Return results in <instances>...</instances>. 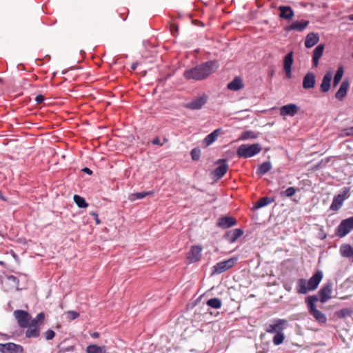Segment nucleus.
I'll return each instance as SVG.
<instances>
[{
  "instance_id": "f257e3e1",
  "label": "nucleus",
  "mask_w": 353,
  "mask_h": 353,
  "mask_svg": "<svg viewBox=\"0 0 353 353\" xmlns=\"http://www.w3.org/2000/svg\"><path fill=\"white\" fill-rule=\"evenodd\" d=\"M219 68L216 61H208L196 67L186 70L184 77L186 79L200 81L206 79Z\"/></svg>"
},
{
  "instance_id": "f03ea898",
  "label": "nucleus",
  "mask_w": 353,
  "mask_h": 353,
  "mask_svg": "<svg viewBox=\"0 0 353 353\" xmlns=\"http://www.w3.org/2000/svg\"><path fill=\"white\" fill-rule=\"evenodd\" d=\"M323 278L321 271H317L308 281L300 279L297 283V292L301 294H306L314 290L318 287Z\"/></svg>"
},
{
  "instance_id": "7ed1b4c3",
  "label": "nucleus",
  "mask_w": 353,
  "mask_h": 353,
  "mask_svg": "<svg viewBox=\"0 0 353 353\" xmlns=\"http://www.w3.org/2000/svg\"><path fill=\"white\" fill-rule=\"evenodd\" d=\"M261 150L262 148L259 143L242 144L238 148L236 154L240 158L248 159L260 153Z\"/></svg>"
},
{
  "instance_id": "20e7f679",
  "label": "nucleus",
  "mask_w": 353,
  "mask_h": 353,
  "mask_svg": "<svg viewBox=\"0 0 353 353\" xmlns=\"http://www.w3.org/2000/svg\"><path fill=\"white\" fill-rule=\"evenodd\" d=\"M238 259L232 257L229 259L219 262L212 267V274H219L223 273L232 267L236 263Z\"/></svg>"
},
{
  "instance_id": "39448f33",
  "label": "nucleus",
  "mask_w": 353,
  "mask_h": 353,
  "mask_svg": "<svg viewBox=\"0 0 353 353\" xmlns=\"http://www.w3.org/2000/svg\"><path fill=\"white\" fill-rule=\"evenodd\" d=\"M317 297L312 296L307 299L308 307L310 314L320 323H325L326 321V316L321 312L318 310L314 306V302L317 301Z\"/></svg>"
},
{
  "instance_id": "423d86ee",
  "label": "nucleus",
  "mask_w": 353,
  "mask_h": 353,
  "mask_svg": "<svg viewBox=\"0 0 353 353\" xmlns=\"http://www.w3.org/2000/svg\"><path fill=\"white\" fill-rule=\"evenodd\" d=\"M285 320L276 319L265 325V330L268 333L277 334L282 332L285 329Z\"/></svg>"
},
{
  "instance_id": "0eeeda50",
  "label": "nucleus",
  "mask_w": 353,
  "mask_h": 353,
  "mask_svg": "<svg viewBox=\"0 0 353 353\" xmlns=\"http://www.w3.org/2000/svg\"><path fill=\"white\" fill-rule=\"evenodd\" d=\"M208 99V97L206 94H202L195 97L185 106L190 110H199L206 103Z\"/></svg>"
},
{
  "instance_id": "6e6552de",
  "label": "nucleus",
  "mask_w": 353,
  "mask_h": 353,
  "mask_svg": "<svg viewBox=\"0 0 353 353\" xmlns=\"http://www.w3.org/2000/svg\"><path fill=\"white\" fill-rule=\"evenodd\" d=\"M14 316L21 327L25 328L28 327L30 321V315L26 311L15 310L14 312Z\"/></svg>"
},
{
  "instance_id": "1a4fd4ad",
  "label": "nucleus",
  "mask_w": 353,
  "mask_h": 353,
  "mask_svg": "<svg viewBox=\"0 0 353 353\" xmlns=\"http://www.w3.org/2000/svg\"><path fill=\"white\" fill-rule=\"evenodd\" d=\"M202 247L201 245H193L187 254V259L189 263L197 262L201 256Z\"/></svg>"
},
{
  "instance_id": "9d476101",
  "label": "nucleus",
  "mask_w": 353,
  "mask_h": 353,
  "mask_svg": "<svg viewBox=\"0 0 353 353\" xmlns=\"http://www.w3.org/2000/svg\"><path fill=\"white\" fill-rule=\"evenodd\" d=\"M23 348L21 345L14 343L0 344V352L2 353H23Z\"/></svg>"
},
{
  "instance_id": "9b49d317",
  "label": "nucleus",
  "mask_w": 353,
  "mask_h": 353,
  "mask_svg": "<svg viewBox=\"0 0 353 353\" xmlns=\"http://www.w3.org/2000/svg\"><path fill=\"white\" fill-rule=\"evenodd\" d=\"M352 230L350 223L348 219L343 220L337 228L336 234L340 237H343Z\"/></svg>"
},
{
  "instance_id": "f8f14e48",
  "label": "nucleus",
  "mask_w": 353,
  "mask_h": 353,
  "mask_svg": "<svg viewBox=\"0 0 353 353\" xmlns=\"http://www.w3.org/2000/svg\"><path fill=\"white\" fill-rule=\"evenodd\" d=\"M220 165L216 168L212 174L217 179L223 177L228 171V165L225 159L219 160Z\"/></svg>"
},
{
  "instance_id": "ddd939ff",
  "label": "nucleus",
  "mask_w": 353,
  "mask_h": 353,
  "mask_svg": "<svg viewBox=\"0 0 353 353\" xmlns=\"http://www.w3.org/2000/svg\"><path fill=\"white\" fill-rule=\"evenodd\" d=\"M347 191L345 192L343 194H339L334 198L330 206V209L332 210L337 211L341 208L343 201L347 198Z\"/></svg>"
},
{
  "instance_id": "4468645a",
  "label": "nucleus",
  "mask_w": 353,
  "mask_h": 353,
  "mask_svg": "<svg viewBox=\"0 0 353 353\" xmlns=\"http://www.w3.org/2000/svg\"><path fill=\"white\" fill-rule=\"evenodd\" d=\"M243 234L241 229L236 228L230 230L225 234V239L230 243H234L239 237Z\"/></svg>"
},
{
  "instance_id": "2eb2a0df",
  "label": "nucleus",
  "mask_w": 353,
  "mask_h": 353,
  "mask_svg": "<svg viewBox=\"0 0 353 353\" xmlns=\"http://www.w3.org/2000/svg\"><path fill=\"white\" fill-rule=\"evenodd\" d=\"M236 223V219L232 216H223L218 219L217 225L222 228H228L235 225Z\"/></svg>"
},
{
  "instance_id": "dca6fc26",
  "label": "nucleus",
  "mask_w": 353,
  "mask_h": 353,
  "mask_svg": "<svg viewBox=\"0 0 353 353\" xmlns=\"http://www.w3.org/2000/svg\"><path fill=\"white\" fill-rule=\"evenodd\" d=\"M331 293L332 285L330 284H327L323 287L319 292L321 302L325 303L330 299L331 298Z\"/></svg>"
},
{
  "instance_id": "f3484780",
  "label": "nucleus",
  "mask_w": 353,
  "mask_h": 353,
  "mask_svg": "<svg viewBox=\"0 0 353 353\" xmlns=\"http://www.w3.org/2000/svg\"><path fill=\"white\" fill-rule=\"evenodd\" d=\"M349 88V83L347 80H344L341 85L338 91L335 94V97L339 101H342L344 97L346 96L347 90Z\"/></svg>"
},
{
  "instance_id": "a211bd4d",
  "label": "nucleus",
  "mask_w": 353,
  "mask_h": 353,
  "mask_svg": "<svg viewBox=\"0 0 353 353\" xmlns=\"http://www.w3.org/2000/svg\"><path fill=\"white\" fill-rule=\"evenodd\" d=\"M319 41V36L317 33L310 32L305 38V46L307 48H311L316 45Z\"/></svg>"
},
{
  "instance_id": "6ab92c4d",
  "label": "nucleus",
  "mask_w": 353,
  "mask_h": 353,
  "mask_svg": "<svg viewBox=\"0 0 353 353\" xmlns=\"http://www.w3.org/2000/svg\"><path fill=\"white\" fill-rule=\"evenodd\" d=\"M221 130L218 128L214 130L212 132L206 136L204 139L203 143L205 146L208 147L212 143H213L218 138V137L221 134Z\"/></svg>"
},
{
  "instance_id": "aec40b11",
  "label": "nucleus",
  "mask_w": 353,
  "mask_h": 353,
  "mask_svg": "<svg viewBox=\"0 0 353 353\" xmlns=\"http://www.w3.org/2000/svg\"><path fill=\"white\" fill-rule=\"evenodd\" d=\"M308 24L309 21L306 20L294 21L290 25L288 26V31H302L308 26Z\"/></svg>"
},
{
  "instance_id": "412c9836",
  "label": "nucleus",
  "mask_w": 353,
  "mask_h": 353,
  "mask_svg": "<svg viewBox=\"0 0 353 353\" xmlns=\"http://www.w3.org/2000/svg\"><path fill=\"white\" fill-rule=\"evenodd\" d=\"M244 86L243 80L239 77H236L230 83L227 85V88L232 91H238L242 89Z\"/></svg>"
},
{
  "instance_id": "4be33fe9",
  "label": "nucleus",
  "mask_w": 353,
  "mask_h": 353,
  "mask_svg": "<svg viewBox=\"0 0 353 353\" xmlns=\"http://www.w3.org/2000/svg\"><path fill=\"white\" fill-rule=\"evenodd\" d=\"M332 79V73L331 72H327L324 75L321 84V90L322 92H327L330 90Z\"/></svg>"
},
{
  "instance_id": "5701e85b",
  "label": "nucleus",
  "mask_w": 353,
  "mask_h": 353,
  "mask_svg": "<svg viewBox=\"0 0 353 353\" xmlns=\"http://www.w3.org/2000/svg\"><path fill=\"white\" fill-rule=\"evenodd\" d=\"M315 85V75L312 72L307 73L303 81V86L305 89L314 88Z\"/></svg>"
},
{
  "instance_id": "b1692460",
  "label": "nucleus",
  "mask_w": 353,
  "mask_h": 353,
  "mask_svg": "<svg viewBox=\"0 0 353 353\" xmlns=\"http://www.w3.org/2000/svg\"><path fill=\"white\" fill-rule=\"evenodd\" d=\"M28 329L26 331V336L27 338H37L40 335V327L34 325L28 324Z\"/></svg>"
},
{
  "instance_id": "393cba45",
  "label": "nucleus",
  "mask_w": 353,
  "mask_h": 353,
  "mask_svg": "<svg viewBox=\"0 0 353 353\" xmlns=\"http://www.w3.org/2000/svg\"><path fill=\"white\" fill-rule=\"evenodd\" d=\"M324 50V46L319 45L314 50L313 57H312V62L314 66L316 67L319 64V61L321 57L323 52Z\"/></svg>"
},
{
  "instance_id": "a878e982",
  "label": "nucleus",
  "mask_w": 353,
  "mask_h": 353,
  "mask_svg": "<svg viewBox=\"0 0 353 353\" xmlns=\"http://www.w3.org/2000/svg\"><path fill=\"white\" fill-rule=\"evenodd\" d=\"M154 194V191L135 192V193L130 194L128 196V199L130 201H135L137 199H142L147 196H152Z\"/></svg>"
},
{
  "instance_id": "bb28decb",
  "label": "nucleus",
  "mask_w": 353,
  "mask_h": 353,
  "mask_svg": "<svg viewBox=\"0 0 353 353\" xmlns=\"http://www.w3.org/2000/svg\"><path fill=\"white\" fill-rule=\"evenodd\" d=\"M87 353H106L105 346H99L95 344L89 345L85 350Z\"/></svg>"
},
{
  "instance_id": "cd10ccee",
  "label": "nucleus",
  "mask_w": 353,
  "mask_h": 353,
  "mask_svg": "<svg viewBox=\"0 0 353 353\" xmlns=\"http://www.w3.org/2000/svg\"><path fill=\"white\" fill-rule=\"evenodd\" d=\"M274 202V199L268 197V196H264L261 199H259L254 204V208L255 209H259L263 207H265L270 203Z\"/></svg>"
},
{
  "instance_id": "c85d7f7f",
  "label": "nucleus",
  "mask_w": 353,
  "mask_h": 353,
  "mask_svg": "<svg viewBox=\"0 0 353 353\" xmlns=\"http://www.w3.org/2000/svg\"><path fill=\"white\" fill-rule=\"evenodd\" d=\"M272 168L271 163L268 161L263 162L261 164L256 170V174L260 176H263L270 170Z\"/></svg>"
},
{
  "instance_id": "c756f323",
  "label": "nucleus",
  "mask_w": 353,
  "mask_h": 353,
  "mask_svg": "<svg viewBox=\"0 0 353 353\" xmlns=\"http://www.w3.org/2000/svg\"><path fill=\"white\" fill-rule=\"evenodd\" d=\"M343 256L350 258L353 256V248L349 245H343L340 248Z\"/></svg>"
},
{
  "instance_id": "7c9ffc66",
  "label": "nucleus",
  "mask_w": 353,
  "mask_h": 353,
  "mask_svg": "<svg viewBox=\"0 0 353 353\" xmlns=\"http://www.w3.org/2000/svg\"><path fill=\"white\" fill-rule=\"evenodd\" d=\"M45 319V314L43 312H40L37 315V316L32 319L30 324L34 325V326H38L40 327L41 325L43 323Z\"/></svg>"
},
{
  "instance_id": "2f4dec72",
  "label": "nucleus",
  "mask_w": 353,
  "mask_h": 353,
  "mask_svg": "<svg viewBox=\"0 0 353 353\" xmlns=\"http://www.w3.org/2000/svg\"><path fill=\"white\" fill-rule=\"evenodd\" d=\"M207 305L214 309H219L221 307V301L218 298H212L207 301Z\"/></svg>"
},
{
  "instance_id": "473e14b6",
  "label": "nucleus",
  "mask_w": 353,
  "mask_h": 353,
  "mask_svg": "<svg viewBox=\"0 0 353 353\" xmlns=\"http://www.w3.org/2000/svg\"><path fill=\"white\" fill-rule=\"evenodd\" d=\"M74 201L79 208H85L88 206V203L85 201V199L79 195L75 194L74 196Z\"/></svg>"
},
{
  "instance_id": "72a5a7b5",
  "label": "nucleus",
  "mask_w": 353,
  "mask_h": 353,
  "mask_svg": "<svg viewBox=\"0 0 353 353\" xmlns=\"http://www.w3.org/2000/svg\"><path fill=\"white\" fill-rule=\"evenodd\" d=\"M285 336L283 332L275 334V336L273 337L272 341L273 343L276 345H279L283 343L284 341Z\"/></svg>"
},
{
  "instance_id": "f704fd0d",
  "label": "nucleus",
  "mask_w": 353,
  "mask_h": 353,
  "mask_svg": "<svg viewBox=\"0 0 353 353\" xmlns=\"http://www.w3.org/2000/svg\"><path fill=\"white\" fill-rule=\"evenodd\" d=\"M256 138V136L254 135V132L252 131H245L243 132L241 134V139L243 140H246L248 139H254Z\"/></svg>"
},
{
  "instance_id": "c9c22d12",
  "label": "nucleus",
  "mask_w": 353,
  "mask_h": 353,
  "mask_svg": "<svg viewBox=\"0 0 353 353\" xmlns=\"http://www.w3.org/2000/svg\"><path fill=\"white\" fill-rule=\"evenodd\" d=\"M341 137L353 136V127H350L343 130L340 134Z\"/></svg>"
},
{
  "instance_id": "e433bc0d",
  "label": "nucleus",
  "mask_w": 353,
  "mask_h": 353,
  "mask_svg": "<svg viewBox=\"0 0 353 353\" xmlns=\"http://www.w3.org/2000/svg\"><path fill=\"white\" fill-rule=\"evenodd\" d=\"M298 110V107L294 104H288V115L294 116Z\"/></svg>"
},
{
  "instance_id": "4c0bfd02",
  "label": "nucleus",
  "mask_w": 353,
  "mask_h": 353,
  "mask_svg": "<svg viewBox=\"0 0 353 353\" xmlns=\"http://www.w3.org/2000/svg\"><path fill=\"white\" fill-rule=\"evenodd\" d=\"M79 316V314L77 312L70 310L67 312V318L70 321L74 320Z\"/></svg>"
},
{
  "instance_id": "58836bf2",
  "label": "nucleus",
  "mask_w": 353,
  "mask_h": 353,
  "mask_svg": "<svg viewBox=\"0 0 353 353\" xmlns=\"http://www.w3.org/2000/svg\"><path fill=\"white\" fill-rule=\"evenodd\" d=\"M190 154L193 160H198L200 157V150L197 148H194L192 150Z\"/></svg>"
},
{
  "instance_id": "ea45409f",
  "label": "nucleus",
  "mask_w": 353,
  "mask_h": 353,
  "mask_svg": "<svg viewBox=\"0 0 353 353\" xmlns=\"http://www.w3.org/2000/svg\"><path fill=\"white\" fill-rule=\"evenodd\" d=\"M344 73V70L343 66L339 67L335 75L334 79H338L339 81H341V78L343 77Z\"/></svg>"
},
{
  "instance_id": "a19ab883",
  "label": "nucleus",
  "mask_w": 353,
  "mask_h": 353,
  "mask_svg": "<svg viewBox=\"0 0 353 353\" xmlns=\"http://www.w3.org/2000/svg\"><path fill=\"white\" fill-rule=\"evenodd\" d=\"M55 336V332L52 330H48L45 332V338L46 340H52Z\"/></svg>"
},
{
  "instance_id": "79ce46f5",
  "label": "nucleus",
  "mask_w": 353,
  "mask_h": 353,
  "mask_svg": "<svg viewBox=\"0 0 353 353\" xmlns=\"http://www.w3.org/2000/svg\"><path fill=\"white\" fill-rule=\"evenodd\" d=\"M167 141H168V139L166 138H164L163 142H161L159 137H156L152 141V143L154 145H158L162 146Z\"/></svg>"
},
{
  "instance_id": "37998d69",
  "label": "nucleus",
  "mask_w": 353,
  "mask_h": 353,
  "mask_svg": "<svg viewBox=\"0 0 353 353\" xmlns=\"http://www.w3.org/2000/svg\"><path fill=\"white\" fill-rule=\"evenodd\" d=\"M8 279L9 281H12L14 284L17 290H19V279L15 276H13V275L8 276Z\"/></svg>"
},
{
  "instance_id": "c03bdc74",
  "label": "nucleus",
  "mask_w": 353,
  "mask_h": 353,
  "mask_svg": "<svg viewBox=\"0 0 353 353\" xmlns=\"http://www.w3.org/2000/svg\"><path fill=\"white\" fill-rule=\"evenodd\" d=\"M280 17L283 19H287V6H280Z\"/></svg>"
},
{
  "instance_id": "a18cd8bd",
  "label": "nucleus",
  "mask_w": 353,
  "mask_h": 353,
  "mask_svg": "<svg viewBox=\"0 0 353 353\" xmlns=\"http://www.w3.org/2000/svg\"><path fill=\"white\" fill-rule=\"evenodd\" d=\"M283 72H285V76H287V54L283 56Z\"/></svg>"
},
{
  "instance_id": "49530a36",
  "label": "nucleus",
  "mask_w": 353,
  "mask_h": 353,
  "mask_svg": "<svg viewBox=\"0 0 353 353\" xmlns=\"http://www.w3.org/2000/svg\"><path fill=\"white\" fill-rule=\"evenodd\" d=\"M44 100H45V97L41 94L37 95L35 98V101H37V103L38 104L41 103Z\"/></svg>"
},
{
  "instance_id": "de8ad7c7",
  "label": "nucleus",
  "mask_w": 353,
  "mask_h": 353,
  "mask_svg": "<svg viewBox=\"0 0 353 353\" xmlns=\"http://www.w3.org/2000/svg\"><path fill=\"white\" fill-rule=\"evenodd\" d=\"M281 114L283 117H285L287 115V105H283L281 108Z\"/></svg>"
},
{
  "instance_id": "09e8293b",
  "label": "nucleus",
  "mask_w": 353,
  "mask_h": 353,
  "mask_svg": "<svg viewBox=\"0 0 353 353\" xmlns=\"http://www.w3.org/2000/svg\"><path fill=\"white\" fill-rule=\"evenodd\" d=\"M293 60H292V53H288V71L290 70V68L291 65L292 64Z\"/></svg>"
},
{
  "instance_id": "8fccbe9b",
  "label": "nucleus",
  "mask_w": 353,
  "mask_h": 353,
  "mask_svg": "<svg viewBox=\"0 0 353 353\" xmlns=\"http://www.w3.org/2000/svg\"><path fill=\"white\" fill-rule=\"evenodd\" d=\"M296 190L294 188H288V196H291L295 194Z\"/></svg>"
},
{
  "instance_id": "3c124183",
  "label": "nucleus",
  "mask_w": 353,
  "mask_h": 353,
  "mask_svg": "<svg viewBox=\"0 0 353 353\" xmlns=\"http://www.w3.org/2000/svg\"><path fill=\"white\" fill-rule=\"evenodd\" d=\"M90 336L93 339H98L100 336V334L99 332H95L90 334Z\"/></svg>"
},
{
  "instance_id": "603ef678",
  "label": "nucleus",
  "mask_w": 353,
  "mask_h": 353,
  "mask_svg": "<svg viewBox=\"0 0 353 353\" xmlns=\"http://www.w3.org/2000/svg\"><path fill=\"white\" fill-rule=\"evenodd\" d=\"M293 15H294V12L292 11V10L290 7H288V19L292 17Z\"/></svg>"
},
{
  "instance_id": "864d4df0",
  "label": "nucleus",
  "mask_w": 353,
  "mask_h": 353,
  "mask_svg": "<svg viewBox=\"0 0 353 353\" xmlns=\"http://www.w3.org/2000/svg\"><path fill=\"white\" fill-rule=\"evenodd\" d=\"M170 28H171L172 34L174 35V30H175L176 32L177 31V27L175 26L174 25H172Z\"/></svg>"
},
{
  "instance_id": "5fc2aeb1",
  "label": "nucleus",
  "mask_w": 353,
  "mask_h": 353,
  "mask_svg": "<svg viewBox=\"0 0 353 353\" xmlns=\"http://www.w3.org/2000/svg\"><path fill=\"white\" fill-rule=\"evenodd\" d=\"M83 171L88 174H91L92 173V170H90L89 168H85Z\"/></svg>"
},
{
  "instance_id": "6e6d98bb",
  "label": "nucleus",
  "mask_w": 353,
  "mask_h": 353,
  "mask_svg": "<svg viewBox=\"0 0 353 353\" xmlns=\"http://www.w3.org/2000/svg\"><path fill=\"white\" fill-rule=\"evenodd\" d=\"M349 222L350 223L352 230H353V216L348 218Z\"/></svg>"
},
{
  "instance_id": "4d7b16f0",
  "label": "nucleus",
  "mask_w": 353,
  "mask_h": 353,
  "mask_svg": "<svg viewBox=\"0 0 353 353\" xmlns=\"http://www.w3.org/2000/svg\"><path fill=\"white\" fill-rule=\"evenodd\" d=\"M137 65H138V63H133L132 64L131 68H132V69L133 70H134L137 68Z\"/></svg>"
},
{
  "instance_id": "13d9d810",
  "label": "nucleus",
  "mask_w": 353,
  "mask_h": 353,
  "mask_svg": "<svg viewBox=\"0 0 353 353\" xmlns=\"http://www.w3.org/2000/svg\"><path fill=\"white\" fill-rule=\"evenodd\" d=\"M339 81H339L338 79H336L334 78V81H333L334 86H336L339 83Z\"/></svg>"
},
{
  "instance_id": "bf43d9fd",
  "label": "nucleus",
  "mask_w": 353,
  "mask_h": 353,
  "mask_svg": "<svg viewBox=\"0 0 353 353\" xmlns=\"http://www.w3.org/2000/svg\"><path fill=\"white\" fill-rule=\"evenodd\" d=\"M94 219H95L96 223H97V225L100 224L101 221H100L99 219L98 218V216H95V217H94Z\"/></svg>"
},
{
  "instance_id": "052dcab7",
  "label": "nucleus",
  "mask_w": 353,
  "mask_h": 353,
  "mask_svg": "<svg viewBox=\"0 0 353 353\" xmlns=\"http://www.w3.org/2000/svg\"><path fill=\"white\" fill-rule=\"evenodd\" d=\"M0 199L3 200V201H6V199L5 197L3 196V195L2 194L1 192L0 191Z\"/></svg>"
},
{
  "instance_id": "680f3d73",
  "label": "nucleus",
  "mask_w": 353,
  "mask_h": 353,
  "mask_svg": "<svg viewBox=\"0 0 353 353\" xmlns=\"http://www.w3.org/2000/svg\"><path fill=\"white\" fill-rule=\"evenodd\" d=\"M90 214H91L92 216H94V217H95V216H98L97 213V212H90Z\"/></svg>"
},
{
  "instance_id": "e2e57ef3",
  "label": "nucleus",
  "mask_w": 353,
  "mask_h": 353,
  "mask_svg": "<svg viewBox=\"0 0 353 353\" xmlns=\"http://www.w3.org/2000/svg\"><path fill=\"white\" fill-rule=\"evenodd\" d=\"M349 19L353 21V14L349 16Z\"/></svg>"
}]
</instances>
